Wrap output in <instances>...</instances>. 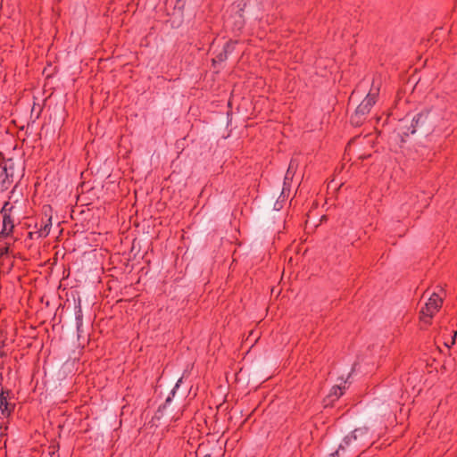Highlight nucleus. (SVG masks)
<instances>
[{
    "label": "nucleus",
    "instance_id": "nucleus-5",
    "mask_svg": "<svg viewBox=\"0 0 457 457\" xmlns=\"http://www.w3.org/2000/svg\"><path fill=\"white\" fill-rule=\"evenodd\" d=\"M344 395V387L341 386H334L328 394L330 402L337 400L341 395Z\"/></svg>",
    "mask_w": 457,
    "mask_h": 457
},
{
    "label": "nucleus",
    "instance_id": "nucleus-6",
    "mask_svg": "<svg viewBox=\"0 0 457 457\" xmlns=\"http://www.w3.org/2000/svg\"><path fill=\"white\" fill-rule=\"evenodd\" d=\"M376 102V95L375 94H369L367 97L361 102V104H365L368 109L370 110L371 106Z\"/></svg>",
    "mask_w": 457,
    "mask_h": 457
},
{
    "label": "nucleus",
    "instance_id": "nucleus-8",
    "mask_svg": "<svg viewBox=\"0 0 457 457\" xmlns=\"http://www.w3.org/2000/svg\"><path fill=\"white\" fill-rule=\"evenodd\" d=\"M363 433V429L362 428H356L353 430V432H352V435L345 437V443L348 444L350 443L352 440H356V437L357 436L359 435H362Z\"/></svg>",
    "mask_w": 457,
    "mask_h": 457
},
{
    "label": "nucleus",
    "instance_id": "nucleus-1",
    "mask_svg": "<svg viewBox=\"0 0 457 457\" xmlns=\"http://www.w3.org/2000/svg\"><path fill=\"white\" fill-rule=\"evenodd\" d=\"M442 306V296L438 294L429 295L428 300H427L425 307L420 312V320L424 323H430V320L436 312L441 309Z\"/></svg>",
    "mask_w": 457,
    "mask_h": 457
},
{
    "label": "nucleus",
    "instance_id": "nucleus-7",
    "mask_svg": "<svg viewBox=\"0 0 457 457\" xmlns=\"http://www.w3.org/2000/svg\"><path fill=\"white\" fill-rule=\"evenodd\" d=\"M376 102V95L375 94H369L367 97L361 102V104H365L368 109L370 110L371 106Z\"/></svg>",
    "mask_w": 457,
    "mask_h": 457
},
{
    "label": "nucleus",
    "instance_id": "nucleus-9",
    "mask_svg": "<svg viewBox=\"0 0 457 457\" xmlns=\"http://www.w3.org/2000/svg\"><path fill=\"white\" fill-rule=\"evenodd\" d=\"M8 426H3V424L0 422V443L1 440H3L4 437L6 436V431H7Z\"/></svg>",
    "mask_w": 457,
    "mask_h": 457
},
{
    "label": "nucleus",
    "instance_id": "nucleus-12",
    "mask_svg": "<svg viewBox=\"0 0 457 457\" xmlns=\"http://www.w3.org/2000/svg\"><path fill=\"white\" fill-rule=\"evenodd\" d=\"M456 336H457V331H456V333H455V337H456Z\"/></svg>",
    "mask_w": 457,
    "mask_h": 457
},
{
    "label": "nucleus",
    "instance_id": "nucleus-4",
    "mask_svg": "<svg viewBox=\"0 0 457 457\" xmlns=\"http://www.w3.org/2000/svg\"><path fill=\"white\" fill-rule=\"evenodd\" d=\"M2 212H3V231H2V233L8 235L13 228V222L11 220V218L5 214L4 210H3Z\"/></svg>",
    "mask_w": 457,
    "mask_h": 457
},
{
    "label": "nucleus",
    "instance_id": "nucleus-11",
    "mask_svg": "<svg viewBox=\"0 0 457 457\" xmlns=\"http://www.w3.org/2000/svg\"><path fill=\"white\" fill-rule=\"evenodd\" d=\"M170 400H171V397H170V396H168V398H167V403H169Z\"/></svg>",
    "mask_w": 457,
    "mask_h": 457
},
{
    "label": "nucleus",
    "instance_id": "nucleus-3",
    "mask_svg": "<svg viewBox=\"0 0 457 457\" xmlns=\"http://www.w3.org/2000/svg\"><path fill=\"white\" fill-rule=\"evenodd\" d=\"M369 112L370 109H368L365 104L361 103V104L357 107L355 113L352 117V122L355 125H359L361 123V117L364 116Z\"/></svg>",
    "mask_w": 457,
    "mask_h": 457
},
{
    "label": "nucleus",
    "instance_id": "nucleus-10",
    "mask_svg": "<svg viewBox=\"0 0 457 457\" xmlns=\"http://www.w3.org/2000/svg\"><path fill=\"white\" fill-rule=\"evenodd\" d=\"M293 169H294V163L291 162L289 164L288 170L287 171L285 180H288L293 176ZM286 183H287V181H285V184Z\"/></svg>",
    "mask_w": 457,
    "mask_h": 457
},
{
    "label": "nucleus",
    "instance_id": "nucleus-2",
    "mask_svg": "<svg viewBox=\"0 0 457 457\" xmlns=\"http://www.w3.org/2000/svg\"><path fill=\"white\" fill-rule=\"evenodd\" d=\"M12 393L9 390L0 392V412L4 417L9 418L15 409L14 402H12Z\"/></svg>",
    "mask_w": 457,
    "mask_h": 457
},
{
    "label": "nucleus",
    "instance_id": "nucleus-13",
    "mask_svg": "<svg viewBox=\"0 0 457 457\" xmlns=\"http://www.w3.org/2000/svg\"><path fill=\"white\" fill-rule=\"evenodd\" d=\"M205 457H210V456H205Z\"/></svg>",
    "mask_w": 457,
    "mask_h": 457
}]
</instances>
